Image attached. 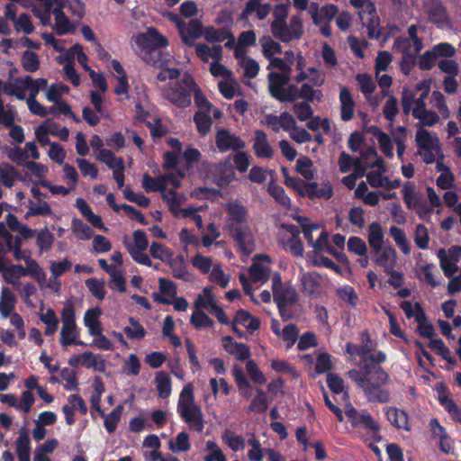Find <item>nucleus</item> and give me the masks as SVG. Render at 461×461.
<instances>
[{
	"label": "nucleus",
	"mask_w": 461,
	"mask_h": 461,
	"mask_svg": "<svg viewBox=\"0 0 461 461\" xmlns=\"http://www.w3.org/2000/svg\"><path fill=\"white\" fill-rule=\"evenodd\" d=\"M358 366V370H349L348 375L363 390L367 401L370 402H388L390 393L382 387L389 381L388 374L381 366L366 363V359H362Z\"/></svg>",
	"instance_id": "1"
},
{
	"label": "nucleus",
	"mask_w": 461,
	"mask_h": 461,
	"mask_svg": "<svg viewBox=\"0 0 461 461\" xmlns=\"http://www.w3.org/2000/svg\"><path fill=\"white\" fill-rule=\"evenodd\" d=\"M177 410L180 417L187 423L190 429L203 431V415L201 407L195 403L193 385L187 384L180 393Z\"/></svg>",
	"instance_id": "2"
},
{
	"label": "nucleus",
	"mask_w": 461,
	"mask_h": 461,
	"mask_svg": "<svg viewBox=\"0 0 461 461\" xmlns=\"http://www.w3.org/2000/svg\"><path fill=\"white\" fill-rule=\"evenodd\" d=\"M272 292L281 317L284 321L290 320L292 313L287 308L296 303L298 298L296 290L290 285H284L280 275L276 274L272 277Z\"/></svg>",
	"instance_id": "3"
},
{
	"label": "nucleus",
	"mask_w": 461,
	"mask_h": 461,
	"mask_svg": "<svg viewBox=\"0 0 461 461\" xmlns=\"http://www.w3.org/2000/svg\"><path fill=\"white\" fill-rule=\"evenodd\" d=\"M194 86L192 77L184 75L180 82L172 83L168 88L164 89L163 96L176 106L187 107L191 104Z\"/></svg>",
	"instance_id": "4"
},
{
	"label": "nucleus",
	"mask_w": 461,
	"mask_h": 461,
	"mask_svg": "<svg viewBox=\"0 0 461 461\" xmlns=\"http://www.w3.org/2000/svg\"><path fill=\"white\" fill-rule=\"evenodd\" d=\"M272 36L283 43H289L300 40L303 33V23L301 16L293 15L284 22L283 25H277L276 29H270Z\"/></svg>",
	"instance_id": "5"
},
{
	"label": "nucleus",
	"mask_w": 461,
	"mask_h": 461,
	"mask_svg": "<svg viewBox=\"0 0 461 461\" xmlns=\"http://www.w3.org/2000/svg\"><path fill=\"white\" fill-rule=\"evenodd\" d=\"M229 232L243 254L249 255L255 250V239L249 224L232 226Z\"/></svg>",
	"instance_id": "6"
},
{
	"label": "nucleus",
	"mask_w": 461,
	"mask_h": 461,
	"mask_svg": "<svg viewBox=\"0 0 461 461\" xmlns=\"http://www.w3.org/2000/svg\"><path fill=\"white\" fill-rule=\"evenodd\" d=\"M181 35L182 41L187 45H194V41L201 37L203 25L198 20H192L188 23L173 16Z\"/></svg>",
	"instance_id": "7"
},
{
	"label": "nucleus",
	"mask_w": 461,
	"mask_h": 461,
	"mask_svg": "<svg viewBox=\"0 0 461 461\" xmlns=\"http://www.w3.org/2000/svg\"><path fill=\"white\" fill-rule=\"evenodd\" d=\"M215 143L221 152L227 150L239 151L245 148V142L229 130H218L215 136Z\"/></svg>",
	"instance_id": "8"
},
{
	"label": "nucleus",
	"mask_w": 461,
	"mask_h": 461,
	"mask_svg": "<svg viewBox=\"0 0 461 461\" xmlns=\"http://www.w3.org/2000/svg\"><path fill=\"white\" fill-rule=\"evenodd\" d=\"M345 414L350 420L352 426L364 427L372 430H378L379 426L376 421L366 411L358 412L350 403L345 406Z\"/></svg>",
	"instance_id": "9"
},
{
	"label": "nucleus",
	"mask_w": 461,
	"mask_h": 461,
	"mask_svg": "<svg viewBox=\"0 0 461 461\" xmlns=\"http://www.w3.org/2000/svg\"><path fill=\"white\" fill-rule=\"evenodd\" d=\"M135 42L140 48H164L167 47V40L158 32L154 28H149L147 32L135 36Z\"/></svg>",
	"instance_id": "10"
},
{
	"label": "nucleus",
	"mask_w": 461,
	"mask_h": 461,
	"mask_svg": "<svg viewBox=\"0 0 461 461\" xmlns=\"http://www.w3.org/2000/svg\"><path fill=\"white\" fill-rule=\"evenodd\" d=\"M428 96L424 94H417L415 91H411L410 88H403L402 95V108L405 114L412 113V109H418L419 112L426 108L425 100Z\"/></svg>",
	"instance_id": "11"
},
{
	"label": "nucleus",
	"mask_w": 461,
	"mask_h": 461,
	"mask_svg": "<svg viewBox=\"0 0 461 461\" xmlns=\"http://www.w3.org/2000/svg\"><path fill=\"white\" fill-rule=\"evenodd\" d=\"M226 210L229 215L228 229L232 226H242L248 224V210L240 202H230L226 204Z\"/></svg>",
	"instance_id": "12"
},
{
	"label": "nucleus",
	"mask_w": 461,
	"mask_h": 461,
	"mask_svg": "<svg viewBox=\"0 0 461 461\" xmlns=\"http://www.w3.org/2000/svg\"><path fill=\"white\" fill-rule=\"evenodd\" d=\"M67 7V0H54L50 11L55 16L56 30L59 34H65L72 30L71 24L63 9Z\"/></svg>",
	"instance_id": "13"
},
{
	"label": "nucleus",
	"mask_w": 461,
	"mask_h": 461,
	"mask_svg": "<svg viewBox=\"0 0 461 461\" xmlns=\"http://www.w3.org/2000/svg\"><path fill=\"white\" fill-rule=\"evenodd\" d=\"M272 11V5L270 4H264L262 0H249L240 14V19L246 20L252 14H256L257 18L259 21L265 20L270 12Z\"/></svg>",
	"instance_id": "14"
},
{
	"label": "nucleus",
	"mask_w": 461,
	"mask_h": 461,
	"mask_svg": "<svg viewBox=\"0 0 461 461\" xmlns=\"http://www.w3.org/2000/svg\"><path fill=\"white\" fill-rule=\"evenodd\" d=\"M393 50L402 53L401 69L405 75H408L415 61V57L410 50L409 41L401 40V38L397 39L393 44Z\"/></svg>",
	"instance_id": "15"
},
{
	"label": "nucleus",
	"mask_w": 461,
	"mask_h": 461,
	"mask_svg": "<svg viewBox=\"0 0 461 461\" xmlns=\"http://www.w3.org/2000/svg\"><path fill=\"white\" fill-rule=\"evenodd\" d=\"M222 346L230 355L234 356L240 361H245L250 357L249 348L244 343L235 342L230 336L222 338Z\"/></svg>",
	"instance_id": "16"
},
{
	"label": "nucleus",
	"mask_w": 461,
	"mask_h": 461,
	"mask_svg": "<svg viewBox=\"0 0 461 461\" xmlns=\"http://www.w3.org/2000/svg\"><path fill=\"white\" fill-rule=\"evenodd\" d=\"M291 80V76L285 74H277V72H270L267 75L268 91L270 95L278 99L282 91Z\"/></svg>",
	"instance_id": "17"
},
{
	"label": "nucleus",
	"mask_w": 461,
	"mask_h": 461,
	"mask_svg": "<svg viewBox=\"0 0 461 461\" xmlns=\"http://www.w3.org/2000/svg\"><path fill=\"white\" fill-rule=\"evenodd\" d=\"M253 149L258 158H270L274 155V150L268 142L267 134L261 131L257 130L254 132Z\"/></svg>",
	"instance_id": "18"
},
{
	"label": "nucleus",
	"mask_w": 461,
	"mask_h": 461,
	"mask_svg": "<svg viewBox=\"0 0 461 461\" xmlns=\"http://www.w3.org/2000/svg\"><path fill=\"white\" fill-rule=\"evenodd\" d=\"M302 292L310 296L317 295L321 286V276L316 272H309L302 275Z\"/></svg>",
	"instance_id": "19"
},
{
	"label": "nucleus",
	"mask_w": 461,
	"mask_h": 461,
	"mask_svg": "<svg viewBox=\"0 0 461 461\" xmlns=\"http://www.w3.org/2000/svg\"><path fill=\"white\" fill-rule=\"evenodd\" d=\"M0 273L5 282H10L13 279H20L25 276L24 267L21 265H14L7 261V259L0 256Z\"/></svg>",
	"instance_id": "20"
},
{
	"label": "nucleus",
	"mask_w": 461,
	"mask_h": 461,
	"mask_svg": "<svg viewBox=\"0 0 461 461\" xmlns=\"http://www.w3.org/2000/svg\"><path fill=\"white\" fill-rule=\"evenodd\" d=\"M374 261L384 267V271H391L396 264V252L391 247H384L378 251H374Z\"/></svg>",
	"instance_id": "21"
},
{
	"label": "nucleus",
	"mask_w": 461,
	"mask_h": 461,
	"mask_svg": "<svg viewBox=\"0 0 461 461\" xmlns=\"http://www.w3.org/2000/svg\"><path fill=\"white\" fill-rule=\"evenodd\" d=\"M30 438L26 429L19 430V437L16 440V454L19 461H31Z\"/></svg>",
	"instance_id": "22"
},
{
	"label": "nucleus",
	"mask_w": 461,
	"mask_h": 461,
	"mask_svg": "<svg viewBox=\"0 0 461 461\" xmlns=\"http://www.w3.org/2000/svg\"><path fill=\"white\" fill-rule=\"evenodd\" d=\"M339 101L341 104V107H340L341 120L344 122H348L353 118L354 107H355V102H354V100L351 96V94L349 93L348 88L343 87L340 90Z\"/></svg>",
	"instance_id": "23"
},
{
	"label": "nucleus",
	"mask_w": 461,
	"mask_h": 461,
	"mask_svg": "<svg viewBox=\"0 0 461 461\" xmlns=\"http://www.w3.org/2000/svg\"><path fill=\"white\" fill-rule=\"evenodd\" d=\"M94 407L99 412V414L104 419V427L106 430L110 433L113 432L117 427V424L121 419L123 406L122 404L118 405L115 409H113L108 415H106L101 408L94 404Z\"/></svg>",
	"instance_id": "24"
},
{
	"label": "nucleus",
	"mask_w": 461,
	"mask_h": 461,
	"mask_svg": "<svg viewBox=\"0 0 461 461\" xmlns=\"http://www.w3.org/2000/svg\"><path fill=\"white\" fill-rule=\"evenodd\" d=\"M195 52L197 56L205 62H207L209 59L219 61L221 59L222 47L221 45L209 47L206 44L198 43L195 45Z\"/></svg>",
	"instance_id": "25"
},
{
	"label": "nucleus",
	"mask_w": 461,
	"mask_h": 461,
	"mask_svg": "<svg viewBox=\"0 0 461 461\" xmlns=\"http://www.w3.org/2000/svg\"><path fill=\"white\" fill-rule=\"evenodd\" d=\"M368 131L376 138L381 150L384 152V154L389 158H392L393 156V147L392 144V140L390 136L382 131L378 127L372 126L368 129Z\"/></svg>",
	"instance_id": "26"
},
{
	"label": "nucleus",
	"mask_w": 461,
	"mask_h": 461,
	"mask_svg": "<svg viewBox=\"0 0 461 461\" xmlns=\"http://www.w3.org/2000/svg\"><path fill=\"white\" fill-rule=\"evenodd\" d=\"M416 142L422 149H438L439 148L438 138L422 128L416 132Z\"/></svg>",
	"instance_id": "27"
},
{
	"label": "nucleus",
	"mask_w": 461,
	"mask_h": 461,
	"mask_svg": "<svg viewBox=\"0 0 461 461\" xmlns=\"http://www.w3.org/2000/svg\"><path fill=\"white\" fill-rule=\"evenodd\" d=\"M368 244L374 251H378L384 247V233L379 223L373 222L369 225Z\"/></svg>",
	"instance_id": "28"
},
{
	"label": "nucleus",
	"mask_w": 461,
	"mask_h": 461,
	"mask_svg": "<svg viewBox=\"0 0 461 461\" xmlns=\"http://www.w3.org/2000/svg\"><path fill=\"white\" fill-rule=\"evenodd\" d=\"M15 302V296L12 294L10 289L8 287H3L0 297V312L4 318H7L11 315Z\"/></svg>",
	"instance_id": "29"
},
{
	"label": "nucleus",
	"mask_w": 461,
	"mask_h": 461,
	"mask_svg": "<svg viewBox=\"0 0 461 461\" xmlns=\"http://www.w3.org/2000/svg\"><path fill=\"white\" fill-rule=\"evenodd\" d=\"M259 42L262 47V53L268 60L275 58L274 56L276 54H280L282 52L281 44L269 35L263 36Z\"/></svg>",
	"instance_id": "30"
},
{
	"label": "nucleus",
	"mask_w": 461,
	"mask_h": 461,
	"mask_svg": "<svg viewBox=\"0 0 461 461\" xmlns=\"http://www.w3.org/2000/svg\"><path fill=\"white\" fill-rule=\"evenodd\" d=\"M101 311L98 308L89 309L85 314L84 322L90 335H100L101 324L98 320Z\"/></svg>",
	"instance_id": "31"
},
{
	"label": "nucleus",
	"mask_w": 461,
	"mask_h": 461,
	"mask_svg": "<svg viewBox=\"0 0 461 461\" xmlns=\"http://www.w3.org/2000/svg\"><path fill=\"white\" fill-rule=\"evenodd\" d=\"M386 415L389 421L395 428L410 430L408 426V416L403 411L391 407L387 410Z\"/></svg>",
	"instance_id": "32"
},
{
	"label": "nucleus",
	"mask_w": 461,
	"mask_h": 461,
	"mask_svg": "<svg viewBox=\"0 0 461 461\" xmlns=\"http://www.w3.org/2000/svg\"><path fill=\"white\" fill-rule=\"evenodd\" d=\"M156 387L160 398L166 399L171 393V379L165 372H158L155 377Z\"/></svg>",
	"instance_id": "33"
},
{
	"label": "nucleus",
	"mask_w": 461,
	"mask_h": 461,
	"mask_svg": "<svg viewBox=\"0 0 461 461\" xmlns=\"http://www.w3.org/2000/svg\"><path fill=\"white\" fill-rule=\"evenodd\" d=\"M77 324L68 323L62 324L60 331V343L62 346L67 347L70 344H83L77 339Z\"/></svg>",
	"instance_id": "34"
},
{
	"label": "nucleus",
	"mask_w": 461,
	"mask_h": 461,
	"mask_svg": "<svg viewBox=\"0 0 461 461\" xmlns=\"http://www.w3.org/2000/svg\"><path fill=\"white\" fill-rule=\"evenodd\" d=\"M140 58L142 60L152 67H163L161 61V51L156 48H140Z\"/></svg>",
	"instance_id": "35"
},
{
	"label": "nucleus",
	"mask_w": 461,
	"mask_h": 461,
	"mask_svg": "<svg viewBox=\"0 0 461 461\" xmlns=\"http://www.w3.org/2000/svg\"><path fill=\"white\" fill-rule=\"evenodd\" d=\"M438 258L440 261V267L447 276L451 277L458 271L457 262L449 258L444 249H440L438 251Z\"/></svg>",
	"instance_id": "36"
},
{
	"label": "nucleus",
	"mask_w": 461,
	"mask_h": 461,
	"mask_svg": "<svg viewBox=\"0 0 461 461\" xmlns=\"http://www.w3.org/2000/svg\"><path fill=\"white\" fill-rule=\"evenodd\" d=\"M412 116L420 121L421 126L431 127L439 120L438 115L427 108L419 112L418 109H412Z\"/></svg>",
	"instance_id": "37"
},
{
	"label": "nucleus",
	"mask_w": 461,
	"mask_h": 461,
	"mask_svg": "<svg viewBox=\"0 0 461 461\" xmlns=\"http://www.w3.org/2000/svg\"><path fill=\"white\" fill-rule=\"evenodd\" d=\"M235 322L243 325L245 328L254 331L259 328V320L253 317L249 312L240 310L236 312Z\"/></svg>",
	"instance_id": "38"
},
{
	"label": "nucleus",
	"mask_w": 461,
	"mask_h": 461,
	"mask_svg": "<svg viewBox=\"0 0 461 461\" xmlns=\"http://www.w3.org/2000/svg\"><path fill=\"white\" fill-rule=\"evenodd\" d=\"M249 271L253 282L265 283L269 278L268 267L260 262H254Z\"/></svg>",
	"instance_id": "39"
},
{
	"label": "nucleus",
	"mask_w": 461,
	"mask_h": 461,
	"mask_svg": "<svg viewBox=\"0 0 461 461\" xmlns=\"http://www.w3.org/2000/svg\"><path fill=\"white\" fill-rule=\"evenodd\" d=\"M41 321L46 324V329L44 333L48 336L53 335L59 324V320L56 316L55 312L52 309H48L45 313L41 314Z\"/></svg>",
	"instance_id": "40"
},
{
	"label": "nucleus",
	"mask_w": 461,
	"mask_h": 461,
	"mask_svg": "<svg viewBox=\"0 0 461 461\" xmlns=\"http://www.w3.org/2000/svg\"><path fill=\"white\" fill-rule=\"evenodd\" d=\"M217 304L215 303L212 289L209 287H205L203 290V294L198 295V297L194 303V307L196 309L203 308V309L211 310L212 308H213Z\"/></svg>",
	"instance_id": "41"
},
{
	"label": "nucleus",
	"mask_w": 461,
	"mask_h": 461,
	"mask_svg": "<svg viewBox=\"0 0 461 461\" xmlns=\"http://www.w3.org/2000/svg\"><path fill=\"white\" fill-rule=\"evenodd\" d=\"M208 113L209 112L205 111H198L194 117L197 130L203 135H206L210 131L212 124V119L208 115Z\"/></svg>",
	"instance_id": "42"
},
{
	"label": "nucleus",
	"mask_w": 461,
	"mask_h": 461,
	"mask_svg": "<svg viewBox=\"0 0 461 461\" xmlns=\"http://www.w3.org/2000/svg\"><path fill=\"white\" fill-rule=\"evenodd\" d=\"M129 323L130 325L123 329L126 336L132 339H141L146 334L144 328L132 317L129 318Z\"/></svg>",
	"instance_id": "43"
},
{
	"label": "nucleus",
	"mask_w": 461,
	"mask_h": 461,
	"mask_svg": "<svg viewBox=\"0 0 461 461\" xmlns=\"http://www.w3.org/2000/svg\"><path fill=\"white\" fill-rule=\"evenodd\" d=\"M273 20L270 23V29H276L277 25H283L288 18V5L285 4L276 5L273 9Z\"/></svg>",
	"instance_id": "44"
},
{
	"label": "nucleus",
	"mask_w": 461,
	"mask_h": 461,
	"mask_svg": "<svg viewBox=\"0 0 461 461\" xmlns=\"http://www.w3.org/2000/svg\"><path fill=\"white\" fill-rule=\"evenodd\" d=\"M17 33L31 34L34 31V26L31 17L27 14H21L14 23Z\"/></svg>",
	"instance_id": "45"
},
{
	"label": "nucleus",
	"mask_w": 461,
	"mask_h": 461,
	"mask_svg": "<svg viewBox=\"0 0 461 461\" xmlns=\"http://www.w3.org/2000/svg\"><path fill=\"white\" fill-rule=\"evenodd\" d=\"M267 191L269 194L281 205L285 207L291 206V201L289 197L285 194L283 187L270 183L267 187Z\"/></svg>",
	"instance_id": "46"
},
{
	"label": "nucleus",
	"mask_w": 461,
	"mask_h": 461,
	"mask_svg": "<svg viewBox=\"0 0 461 461\" xmlns=\"http://www.w3.org/2000/svg\"><path fill=\"white\" fill-rule=\"evenodd\" d=\"M268 407V402L265 393L261 389L257 390V394L253 398L250 405L248 408L249 411L265 412Z\"/></svg>",
	"instance_id": "47"
},
{
	"label": "nucleus",
	"mask_w": 461,
	"mask_h": 461,
	"mask_svg": "<svg viewBox=\"0 0 461 461\" xmlns=\"http://www.w3.org/2000/svg\"><path fill=\"white\" fill-rule=\"evenodd\" d=\"M104 281L96 278H89L86 280V285L91 294L98 300H103L105 296Z\"/></svg>",
	"instance_id": "48"
},
{
	"label": "nucleus",
	"mask_w": 461,
	"mask_h": 461,
	"mask_svg": "<svg viewBox=\"0 0 461 461\" xmlns=\"http://www.w3.org/2000/svg\"><path fill=\"white\" fill-rule=\"evenodd\" d=\"M169 266L172 274L176 278L189 280V273L184 265L183 257H176V258L171 259Z\"/></svg>",
	"instance_id": "49"
},
{
	"label": "nucleus",
	"mask_w": 461,
	"mask_h": 461,
	"mask_svg": "<svg viewBox=\"0 0 461 461\" xmlns=\"http://www.w3.org/2000/svg\"><path fill=\"white\" fill-rule=\"evenodd\" d=\"M390 234L402 252L406 255L409 254L411 249L403 230L396 226H392L390 228Z\"/></svg>",
	"instance_id": "50"
},
{
	"label": "nucleus",
	"mask_w": 461,
	"mask_h": 461,
	"mask_svg": "<svg viewBox=\"0 0 461 461\" xmlns=\"http://www.w3.org/2000/svg\"><path fill=\"white\" fill-rule=\"evenodd\" d=\"M23 68L28 72H35L39 69L40 59L36 53L26 50L22 59Z\"/></svg>",
	"instance_id": "51"
},
{
	"label": "nucleus",
	"mask_w": 461,
	"mask_h": 461,
	"mask_svg": "<svg viewBox=\"0 0 461 461\" xmlns=\"http://www.w3.org/2000/svg\"><path fill=\"white\" fill-rule=\"evenodd\" d=\"M218 86L220 92L227 99L233 98L239 90V85L232 77L220 82Z\"/></svg>",
	"instance_id": "52"
},
{
	"label": "nucleus",
	"mask_w": 461,
	"mask_h": 461,
	"mask_svg": "<svg viewBox=\"0 0 461 461\" xmlns=\"http://www.w3.org/2000/svg\"><path fill=\"white\" fill-rule=\"evenodd\" d=\"M96 158L105 163L110 168H115L123 164V161L120 158H116L113 152L109 149H100L96 155Z\"/></svg>",
	"instance_id": "53"
},
{
	"label": "nucleus",
	"mask_w": 461,
	"mask_h": 461,
	"mask_svg": "<svg viewBox=\"0 0 461 461\" xmlns=\"http://www.w3.org/2000/svg\"><path fill=\"white\" fill-rule=\"evenodd\" d=\"M52 211L50 206L45 201H39L38 203L30 201L29 211L26 213V217L37 216V215H50Z\"/></svg>",
	"instance_id": "54"
},
{
	"label": "nucleus",
	"mask_w": 461,
	"mask_h": 461,
	"mask_svg": "<svg viewBox=\"0 0 461 461\" xmlns=\"http://www.w3.org/2000/svg\"><path fill=\"white\" fill-rule=\"evenodd\" d=\"M71 229L79 240H89L93 234L91 228L80 220H73Z\"/></svg>",
	"instance_id": "55"
},
{
	"label": "nucleus",
	"mask_w": 461,
	"mask_h": 461,
	"mask_svg": "<svg viewBox=\"0 0 461 461\" xmlns=\"http://www.w3.org/2000/svg\"><path fill=\"white\" fill-rule=\"evenodd\" d=\"M284 248L290 251L294 256L303 258L304 249L302 240L298 238H289L286 241L281 240Z\"/></svg>",
	"instance_id": "56"
},
{
	"label": "nucleus",
	"mask_w": 461,
	"mask_h": 461,
	"mask_svg": "<svg viewBox=\"0 0 461 461\" xmlns=\"http://www.w3.org/2000/svg\"><path fill=\"white\" fill-rule=\"evenodd\" d=\"M240 65L243 69V77L247 78H254L259 71L258 63L252 59H242Z\"/></svg>",
	"instance_id": "57"
},
{
	"label": "nucleus",
	"mask_w": 461,
	"mask_h": 461,
	"mask_svg": "<svg viewBox=\"0 0 461 461\" xmlns=\"http://www.w3.org/2000/svg\"><path fill=\"white\" fill-rule=\"evenodd\" d=\"M293 111L297 119L301 122H305L312 117L313 110L311 105L306 102L295 103L293 106Z\"/></svg>",
	"instance_id": "58"
},
{
	"label": "nucleus",
	"mask_w": 461,
	"mask_h": 461,
	"mask_svg": "<svg viewBox=\"0 0 461 461\" xmlns=\"http://www.w3.org/2000/svg\"><path fill=\"white\" fill-rule=\"evenodd\" d=\"M25 84H28L29 97L32 98H36L40 91L47 87V80L45 78L33 79L30 76L25 77Z\"/></svg>",
	"instance_id": "59"
},
{
	"label": "nucleus",
	"mask_w": 461,
	"mask_h": 461,
	"mask_svg": "<svg viewBox=\"0 0 461 461\" xmlns=\"http://www.w3.org/2000/svg\"><path fill=\"white\" fill-rule=\"evenodd\" d=\"M25 264L26 267H24L25 276H32L38 279L39 281L41 278H45V273L43 272L42 268L39 266L36 260L32 258L31 257H28L25 258Z\"/></svg>",
	"instance_id": "60"
},
{
	"label": "nucleus",
	"mask_w": 461,
	"mask_h": 461,
	"mask_svg": "<svg viewBox=\"0 0 461 461\" xmlns=\"http://www.w3.org/2000/svg\"><path fill=\"white\" fill-rule=\"evenodd\" d=\"M53 241L54 236L47 228L41 230L37 235V245L41 251L50 250Z\"/></svg>",
	"instance_id": "61"
},
{
	"label": "nucleus",
	"mask_w": 461,
	"mask_h": 461,
	"mask_svg": "<svg viewBox=\"0 0 461 461\" xmlns=\"http://www.w3.org/2000/svg\"><path fill=\"white\" fill-rule=\"evenodd\" d=\"M191 323L196 328L212 327L213 325L212 320L203 312L197 309L191 316Z\"/></svg>",
	"instance_id": "62"
},
{
	"label": "nucleus",
	"mask_w": 461,
	"mask_h": 461,
	"mask_svg": "<svg viewBox=\"0 0 461 461\" xmlns=\"http://www.w3.org/2000/svg\"><path fill=\"white\" fill-rule=\"evenodd\" d=\"M398 102L397 99L393 95H389L384 106V115L390 122H393L396 114L398 113Z\"/></svg>",
	"instance_id": "63"
},
{
	"label": "nucleus",
	"mask_w": 461,
	"mask_h": 461,
	"mask_svg": "<svg viewBox=\"0 0 461 461\" xmlns=\"http://www.w3.org/2000/svg\"><path fill=\"white\" fill-rule=\"evenodd\" d=\"M226 443L233 451H240L245 447V440L241 436L232 431H226L223 436Z\"/></svg>",
	"instance_id": "64"
}]
</instances>
